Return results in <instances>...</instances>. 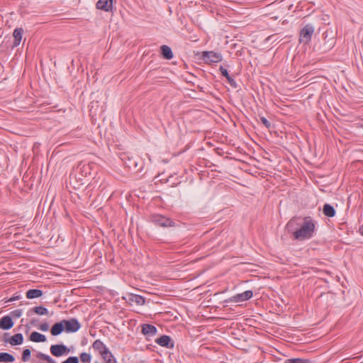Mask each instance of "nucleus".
Here are the masks:
<instances>
[{
  "label": "nucleus",
  "mask_w": 363,
  "mask_h": 363,
  "mask_svg": "<svg viewBox=\"0 0 363 363\" xmlns=\"http://www.w3.org/2000/svg\"><path fill=\"white\" fill-rule=\"evenodd\" d=\"M315 223L311 217H305L303 223L298 230L293 233L296 240H303L310 239L313 237L315 232Z\"/></svg>",
  "instance_id": "f257e3e1"
},
{
  "label": "nucleus",
  "mask_w": 363,
  "mask_h": 363,
  "mask_svg": "<svg viewBox=\"0 0 363 363\" xmlns=\"http://www.w3.org/2000/svg\"><path fill=\"white\" fill-rule=\"evenodd\" d=\"M314 33V27L311 24H306L300 31L299 42L308 44Z\"/></svg>",
  "instance_id": "f03ea898"
},
{
  "label": "nucleus",
  "mask_w": 363,
  "mask_h": 363,
  "mask_svg": "<svg viewBox=\"0 0 363 363\" xmlns=\"http://www.w3.org/2000/svg\"><path fill=\"white\" fill-rule=\"evenodd\" d=\"M94 164L84 163L80 162L76 168V172L79 174V179L82 180V178L91 177V172Z\"/></svg>",
  "instance_id": "7ed1b4c3"
},
{
  "label": "nucleus",
  "mask_w": 363,
  "mask_h": 363,
  "mask_svg": "<svg viewBox=\"0 0 363 363\" xmlns=\"http://www.w3.org/2000/svg\"><path fill=\"white\" fill-rule=\"evenodd\" d=\"M62 323L65 327V331L67 333H75L78 331L81 328L80 323L77 318H72L69 320H62Z\"/></svg>",
  "instance_id": "20e7f679"
},
{
  "label": "nucleus",
  "mask_w": 363,
  "mask_h": 363,
  "mask_svg": "<svg viewBox=\"0 0 363 363\" xmlns=\"http://www.w3.org/2000/svg\"><path fill=\"white\" fill-rule=\"evenodd\" d=\"M202 59L207 63H216L222 61L223 57L220 53L204 51L202 52Z\"/></svg>",
  "instance_id": "39448f33"
},
{
  "label": "nucleus",
  "mask_w": 363,
  "mask_h": 363,
  "mask_svg": "<svg viewBox=\"0 0 363 363\" xmlns=\"http://www.w3.org/2000/svg\"><path fill=\"white\" fill-rule=\"evenodd\" d=\"M152 222L161 227H169L174 225V222L172 220L161 215H156L153 216Z\"/></svg>",
  "instance_id": "423d86ee"
},
{
  "label": "nucleus",
  "mask_w": 363,
  "mask_h": 363,
  "mask_svg": "<svg viewBox=\"0 0 363 363\" xmlns=\"http://www.w3.org/2000/svg\"><path fill=\"white\" fill-rule=\"evenodd\" d=\"M9 336V333H5L4 335V341L9 342L11 345H19L23 342V336L21 333H17L9 339H6V337Z\"/></svg>",
  "instance_id": "0eeeda50"
},
{
  "label": "nucleus",
  "mask_w": 363,
  "mask_h": 363,
  "mask_svg": "<svg viewBox=\"0 0 363 363\" xmlns=\"http://www.w3.org/2000/svg\"><path fill=\"white\" fill-rule=\"evenodd\" d=\"M96 8L105 12L112 11L113 0H99L96 4Z\"/></svg>",
  "instance_id": "6e6552de"
},
{
  "label": "nucleus",
  "mask_w": 363,
  "mask_h": 363,
  "mask_svg": "<svg viewBox=\"0 0 363 363\" xmlns=\"http://www.w3.org/2000/svg\"><path fill=\"white\" fill-rule=\"evenodd\" d=\"M68 352L69 350L64 345H53L50 347V352L55 357H60Z\"/></svg>",
  "instance_id": "1a4fd4ad"
},
{
  "label": "nucleus",
  "mask_w": 363,
  "mask_h": 363,
  "mask_svg": "<svg viewBox=\"0 0 363 363\" xmlns=\"http://www.w3.org/2000/svg\"><path fill=\"white\" fill-rule=\"evenodd\" d=\"M252 295H253V293L252 291H250V290L245 291L243 293L238 294L233 296L230 298V301H233V302H242V301H247V300H249L250 298H251Z\"/></svg>",
  "instance_id": "9d476101"
},
{
  "label": "nucleus",
  "mask_w": 363,
  "mask_h": 363,
  "mask_svg": "<svg viewBox=\"0 0 363 363\" xmlns=\"http://www.w3.org/2000/svg\"><path fill=\"white\" fill-rule=\"evenodd\" d=\"M155 342L162 347L167 348H172L174 347V342L172 338L166 335H162L159 338L156 339Z\"/></svg>",
  "instance_id": "9b49d317"
},
{
  "label": "nucleus",
  "mask_w": 363,
  "mask_h": 363,
  "mask_svg": "<svg viewBox=\"0 0 363 363\" xmlns=\"http://www.w3.org/2000/svg\"><path fill=\"white\" fill-rule=\"evenodd\" d=\"M14 323L10 315L3 316L0 319V328L2 330H9L13 328Z\"/></svg>",
  "instance_id": "f8f14e48"
},
{
  "label": "nucleus",
  "mask_w": 363,
  "mask_h": 363,
  "mask_svg": "<svg viewBox=\"0 0 363 363\" xmlns=\"http://www.w3.org/2000/svg\"><path fill=\"white\" fill-rule=\"evenodd\" d=\"M157 329L155 326L150 324H143L142 325V333L147 337H152L157 334Z\"/></svg>",
  "instance_id": "ddd939ff"
},
{
  "label": "nucleus",
  "mask_w": 363,
  "mask_h": 363,
  "mask_svg": "<svg viewBox=\"0 0 363 363\" xmlns=\"http://www.w3.org/2000/svg\"><path fill=\"white\" fill-rule=\"evenodd\" d=\"M92 347L95 350L98 351L100 353V354H107L108 353V348L100 340H95L92 344Z\"/></svg>",
  "instance_id": "4468645a"
},
{
  "label": "nucleus",
  "mask_w": 363,
  "mask_h": 363,
  "mask_svg": "<svg viewBox=\"0 0 363 363\" xmlns=\"http://www.w3.org/2000/svg\"><path fill=\"white\" fill-rule=\"evenodd\" d=\"M63 331H65V327H64L62 320L55 323L50 329V333H51L52 335H53V336L59 335Z\"/></svg>",
  "instance_id": "2eb2a0df"
},
{
  "label": "nucleus",
  "mask_w": 363,
  "mask_h": 363,
  "mask_svg": "<svg viewBox=\"0 0 363 363\" xmlns=\"http://www.w3.org/2000/svg\"><path fill=\"white\" fill-rule=\"evenodd\" d=\"M23 33V30L21 28H17L13 30V38H14V42H13V46H18L22 39V35Z\"/></svg>",
  "instance_id": "dca6fc26"
},
{
  "label": "nucleus",
  "mask_w": 363,
  "mask_h": 363,
  "mask_svg": "<svg viewBox=\"0 0 363 363\" xmlns=\"http://www.w3.org/2000/svg\"><path fill=\"white\" fill-rule=\"evenodd\" d=\"M30 340L34 342H43L46 341V337L45 335L35 331L30 334Z\"/></svg>",
  "instance_id": "f3484780"
},
{
  "label": "nucleus",
  "mask_w": 363,
  "mask_h": 363,
  "mask_svg": "<svg viewBox=\"0 0 363 363\" xmlns=\"http://www.w3.org/2000/svg\"><path fill=\"white\" fill-rule=\"evenodd\" d=\"M323 214L329 218L334 217L335 216V210L333 206L328 203H325L323 208Z\"/></svg>",
  "instance_id": "a211bd4d"
},
{
  "label": "nucleus",
  "mask_w": 363,
  "mask_h": 363,
  "mask_svg": "<svg viewBox=\"0 0 363 363\" xmlns=\"http://www.w3.org/2000/svg\"><path fill=\"white\" fill-rule=\"evenodd\" d=\"M162 57L167 60H171L173 57L172 49L168 45H162L160 48Z\"/></svg>",
  "instance_id": "6ab92c4d"
},
{
  "label": "nucleus",
  "mask_w": 363,
  "mask_h": 363,
  "mask_svg": "<svg viewBox=\"0 0 363 363\" xmlns=\"http://www.w3.org/2000/svg\"><path fill=\"white\" fill-rule=\"evenodd\" d=\"M43 291L40 289H30L26 292V297L29 299L42 296Z\"/></svg>",
  "instance_id": "aec40b11"
},
{
  "label": "nucleus",
  "mask_w": 363,
  "mask_h": 363,
  "mask_svg": "<svg viewBox=\"0 0 363 363\" xmlns=\"http://www.w3.org/2000/svg\"><path fill=\"white\" fill-rule=\"evenodd\" d=\"M15 357L11 354L8 352H0V362H13Z\"/></svg>",
  "instance_id": "412c9836"
},
{
  "label": "nucleus",
  "mask_w": 363,
  "mask_h": 363,
  "mask_svg": "<svg viewBox=\"0 0 363 363\" xmlns=\"http://www.w3.org/2000/svg\"><path fill=\"white\" fill-rule=\"evenodd\" d=\"M130 301L135 303L138 306H142L145 303V298L142 296L137 294H131L129 298Z\"/></svg>",
  "instance_id": "4be33fe9"
},
{
  "label": "nucleus",
  "mask_w": 363,
  "mask_h": 363,
  "mask_svg": "<svg viewBox=\"0 0 363 363\" xmlns=\"http://www.w3.org/2000/svg\"><path fill=\"white\" fill-rule=\"evenodd\" d=\"M32 311L38 315H48V310L47 308L43 306H35L32 308Z\"/></svg>",
  "instance_id": "5701e85b"
},
{
  "label": "nucleus",
  "mask_w": 363,
  "mask_h": 363,
  "mask_svg": "<svg viewBox=\"0 0 363 363\" xmlns=\"http://www.w3.org/2000/svg\"><path fill=\"white\" fill-rule=\"evenodd\" d=\"M284 363H311V362L308 359L293 358L286 359Z\"/></svg>",
  "instance_id": "b1692460"
},
{
  "label": "nucleus",
  "mask_w": 363,
  "mask_h": 363,
  "mask_svg": "<svg viewBox=\"0 0 363 363\" xmlns=\"http://www.w3.org/2000/svg\"><path fill=\"white\" fill-rule=\"evenodd\" d=\"M91 357L89 354L86 353V352H82L81 354H80V360L82 362H84V363H89L91 362Z\"/></svg>",
  "instance_id": "393cba45"
},
{
  "label": "nucleus",
  "mask_w": 363,
  "mask_h": 363,
  "mask_svg": "<svg viewBox=\"0 0 363 363\" xmlns=\"http://www.w3.org/2000/svg\"><path fill=\"white\" fill-rule=\"evenodd\" d=\"M23 313L22 309H16L11 312L10 316L14 318H18L21 316Z\"/></svg>",
  "instance_id": "a878e982"
},
{
  "label": "nucleus",
  "mask_w": 363,
  "mask_h": 363,
  "mask_svg": "<svg viewBox=\"0 0 363 363\" xmlns=\"http://www.w3.org/2000/svg\"><path fill=\"white\" fill-rule=\"evenodd\" d=\"M30 357V350L29 349H25L22 354V360L27 362Z\"/></svg>",
  "instance_id": "bb28decb"
},
{
  "label": "nucleus",
  "mask_w": 363,
  "mask_h": 363,
  "mask_svg": "<svg viewBox=\"0 0 363 363\" xmlns=\"http://www.w3.org/2000/svg\"><path fill=\"white\" fill-rule=\"evenodd\" d=\"M62 363H79V358L77 357H69Z\"/></svg>",
  "instance_id": "cd10ccee"
},
{
  "label": "nucleus",
  "mask_w": 363,
  "mask_h": 363,
  "mask_svg": "<svg viewBox=\"0 0 363 363\" xmlns=\"http://www.w3.org/2000/svg\"><path fill=\"white\" fill-rule=\"evenodd\" d=\"M226 79L232 87H233L235 89L238 88V86L237 82H235V80L234 79L232 78L231 76L228 77Z\"/></svg>",
  "instance_id": "c85d7f7f"
},
{
  "label": "nucleus",
  "mask_w": 363,
  "mask_h": 363,
  "mask_svg": "<svg viewBox=\"0 0 363 363\" xmlns=\"http://www.w3.org/2000/svg\"><path fill=\"white\" fill-rule=\"evenodd\" d=\"M220 72L221 73V74L225 77V78H228V77H230V75L229 74L228 70L224 68L223 66H220Z\"/></svg>",
  "instance_id": "c756f323"
},
{
  "label": "nucleus",
  "mask_w": 363,
  "mask_h": 363,
  "mask_svg": "<svg viewBox=\"0 0 363 363\" xmlns=\"http://www.w3.org/2000/svg\"><path fill=\"white\" fill-rule=\"evenodd\" d=\"M260 121L266 128H269L271 126L270 122L266 118L261 117Z\"/></svg>",
  "instance_id": "7c9ffc66"
},
{
  "label": "nucleus",
  "mask_w": 363,
  "mask_h": 363,
  "mask_svg": "<svg viewBox=\"0 0 363 363\" xmlns=\"http://www.w3.org/2000/svg\"><path fill=\"white\" fill-rule=\"evenodd\" d=\"M42 331H48L49 330V324L48 323H43L40 325L38 328Z\"/></svg>",
  "instance_id": "2f4dec72"
},
{
  "label": "nucleus",
  "mask_w": 363,
  "mask_h": 363,
  "mask_svg": "<svg viewBox=\"0 0 363 363\" xmlns=\"http://www.w3.org/2000/svg\"><path fill=\"white\" fill-rule=\"evenodd\" d=\"M37 357L39 359H42V360L46 361L48 359V358H49V355L43 354L42 352H38V354H37Z\"/></svg>",
  "instance_id": "473e14b6"
},
{
  "label": "nucleus",
  "mask_w": 363,
  "mask_h": 363,
  "mask_svg": "<svg viewBox=\"0 0 363 363\" xmlns=\"http://www.w3.org/2000/svg\"><path fill=\"white\" fill-rule=\"evenodd\" d=\"M108 353L107 354H101L104 360L113 358V355L112 354V353L110 352V350L108 349Z\"/></svg>",
  "instance_id": "72a5a7b5"
},
{
  "label": "nucleus",
  "mask_w": 363,
  "mask_h": 363,
  "mask_svg": "<svg viewBox=\"0 0 363 363\" xmlns=\"http://www.w3.org/2000/svg\"><path fill=\"white\" fill-rule=\"evenodd\" d=\"M295 222H296V219L295 218H292L291 220H290L289 221V223H287V228H290L292 225H294L295 224Z\"/></svg>",
  "instance_id": "f704fd0d"
},
{
  "label": "nucleus",
  "mask_w": 363,
  "mask_h": 363,
  "mask_svg": "<svg viewBox=\"0 0 363 363\" xmlns=\"http://www.w3.org/2000/svg\"><path fill=\"white\" fill-rule=\"evenodd\" d=\"M106 363H117L116 360L115 359V358L113 357L112 359H108L106 360H105Z\"/></svg>",
  "instance_id": "c9c22d12"
},
{
  "label": "nucleus",
  "mask_w": 363,
  "mask_h": 363,
  "mask_svg": "<svg viewBox=\"0 0 363 363\" xmlns=\"http://www.w3.org/2000/svg\"><path fill=\"white\" fill-rule=\"evenodd\" d=\"M48 363H56L55 361L52 359L50 356H49V358H48V359L46 360Z\"/></svg>",
  "instance_id": "e433bc0d"
},
{
  "label": "nucleus",
  "mask_w": 363,
  "mask_h": 363,
  "mask_svg": "<svg viewBox=\"0 0 363 363\" xmlns=\"http://www.w3.org/2000/svg\"><path fill=\"white\" fill-rule=\"evenodd\" d=\"M18 298H19V296L12 297L8 301H10V302L13 301L18 300Z\"/></svg>",
  "instance_id": "4c0bfd02"
},
{
  "label": "nucleus",
  "mask_w": 363,
  "mask_h": 363,
  "mask_svg": "<svg viewBox=\"0 0 363 363\" xmlns=\"http://www.w3.org/2000/svg\"><path fill=\"white\" fill-rule=\"evenodd\" d=\"M36 322H37V320H36L35 319H33V320H31L30 323H31L32 325H35V323H36Z\"/></svg>",
  "instance_id": "58836bf2"
}]
</instances>
